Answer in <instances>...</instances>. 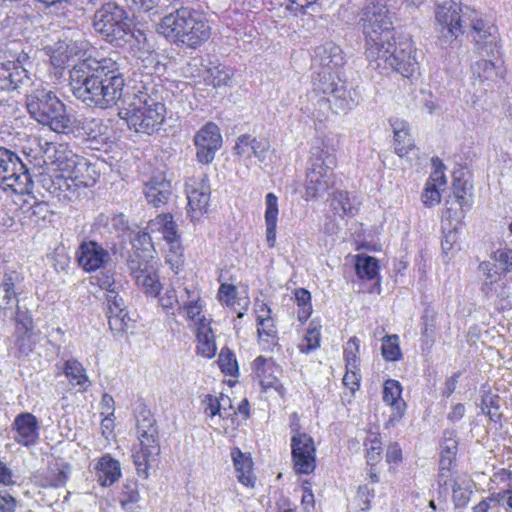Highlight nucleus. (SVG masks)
Instances as JSON below:
<instances>
[{
    "label": "nucleus",
    "mask_w": 512,
    "mask_h": 512,
    "mask_svg": "<svg viewBox=\"0 0 512 512\" xmlns=\"http://www.w3.org/2000/svg\"><path fill=\"white\" fill-rule=\"evenodd\" d=\"M365 54L374 69H392L404 78L419 69L410 41L394 42V27L385 0H371L360 12Z\"/></svg>",
    "instance_id": "nucleus-1"
},
{
    "label": "nucleus",
    "mask_w": 512,
    "mask_h": 512,
    "mask_svg": "<svg viewBox=\"0 0 512 512\" xmlns=\"http://www.w3.org/2000/svg\"><path fill=\"white\" fill-rule=\"evenodd\" d=\"M70 86L87 106L106 109L121 99L125 80L116 60L87 57L70 70Z\"/></svg>",
    "instance_id": "nucleus-2"
},
{
    "label": "nucleus",
    "mask_w": 512,
    "mask_h": 512,
    "mask_svg": "<svg viewBox=\"0 0 512 512\" xmlns=\"http://www.w3.org/2000/svg\"><path fill=\"white\" fill-rule=\"evenodd\" d=\"M342 49L333 42H326L315 49L313 66L321 70L313 79L314 90L325 95L326 101L335 113L353 109L360 102V95L355 90H348L334 70L344 64Z\"/></svg>",
    "instance_id": "nucleus-3"
},
{
    "label": "nucleus",
    "mask_w": 512,
    "mask_h": 512,
    "mask_svg": "<svg viewBox=\"0 0 512 512\" xmlns=\"http://www.w3.org/2000/svg\"><path fill=\"white\" fill-rule=\"evenodd\" d=\"M156 30L177 46L196 49L211 36V27L204 14L196 9L180 7L161 18Z\"/></svg>",
    "instance_id": "nucleus-4"
},
{
    "label": "nucleus",
    "mask_w": 512,
    "mask_h": 512,
    "mask_svg": "<svg viewBox=\"0 0 512 512\" xmlns=\"http://www.w3.org/2000/svg\"><path fill=\"white\" fill-rule=\"evenodd\" d=\"M142 88L138 89L127 106L119 108L118 116L135 132L151 135L160 129L166 108L157 95L150 94L145 86Z\"/></svg>",
    "instance_id": "nucleus-5"
},
{
    "label": "nucleus",
    "mask_w": 512,
    "mask_h": 512,
    "mask_svg": "<svg viewBox=\"0 0 512 512\" xmlns=\"http://www.w3.org/2000/svg\"><path fill=\"white\" fill-rule=\"evenodd\" d=\"M26 107L34 120L56 133L68 135L76 131L77 122L67 114L65 105L51 90L41 88L27 94Z\"/></svg>",
    "instance_id": "nucleus-6"
},
{
    "label": "nucleus",
    "mask_w": 512,
    "mask_h": 512,
    "mask_svg": "<svg viewBox=\"0 0 512 512\" xmlns=\"http://www.w3.org/2000/svg\"><path fill=\"white\" fill-rule=\"evenodd\" d=\"M336 164V155L328 146H314L311 148L305 181L307 198L320 197L333 186V170Z\"/></svg>",
    "instance_id": "nucleus-7"
},
{
    "label": "nucleus",
    "mask_w": 512,
    "mask_h": 512,
    "mask_svg": "<svg viewBox=\"0 0 512 512\" xmlns=\"http://www.w3.org/2000/svg\"><path fill=\"white\" fill-rule=\"evenodd\" d=\"M33 186L27 165L14 151L0 146V188L24 195L32 193Z\"/></svg>",
    "instance_id": "nucleus-8"
},
{
    "label": "nucleus",
    "mask_w": 512,
    "mask_h": 512,
    "mask_svg": "<svg viewBox=\"0 0 512 512\" xmlns=\"http://www.w3.org/2000/svg\"><path fill=\"white\" fill-rule=\"evenodd\" d=\"M98 286L106 291L108 324L117 334L126 332L132 326V320L128 316L126 305L121 296L123 285L116 280L114 274L101 272L95 277Z\"/></svg>",
    "instance_id": "nucleus-9"
},
{
    "label": "nucleus",
    "mask_w": 512,
    "mask_h": 512,
    "mask_svg": "<svg viewBox=\"0 0 512 512\" xmlns=\"http://www.w3.org/2000/svg\"><path fill=\"white\" fill-rule=\"evenodd\" d=\"M463 26L469 27V35L474 43V53L478 56L493 57L498 54L496 27L483 19L478 11L465 5Z\"/></svg>",
    "instance_id": "nucleus-10"
},
{
    "label": "nucleus",
    "mask_w": 512,
    "mask_h": 512,
    "mask_svg": "<svg viewBox=\"0 0 512 512\" xmlns=\"http://www.w3.org/2000/svg\"><path fill=\"white\" fill-rule=\"evenodd\" d=\"M126 11L115 2H107L96 10L93 19L95 31L108 42L120 44L125 41L128 24Z\"/></svg>",
    "instance_id": "nucleus-11"
},
{
    "label": "nucleus",
    "mask_w": 512,
    "mask_h": 512,
    "mask_svg": "<svg viewBox=\"0 0 512 512\" xmlns=\"http://www.w3.org/2000/svg\"><path fill=\"white\" fill-rule=\"evenodd\" d=\"M41 148L44 162L55 166L53 170L79 173L80 170H94L85 158L76 155L66 144L45 142Z\"/></svg>",
    "instance_id": "nucleus-12"
},
{
    "label": "nucleus",
    "mask_w": 512,
    "mask_h": 512,
    "mask_svg": "<svg viewBox=\"0 0 512 512\" xmlns=\"http://www.w3.org/2000/svg\"><path fill=\"white\" fill-rule=\"evenodd\" d=\"M155 262L148 260L145 256L133 253L127 259V266L137 286L150 296H158L162 285L157 273Z\"/></svg>",
    "instance_id": "nucleus-13"
},
{
    "label": "nucleus",
    "mask_w": 512,
    "mask_h": 512,
    "mask_svg": "<svg viewBox=\"0 0 512 512\" xmlns=\"http://www.w3.org/2000/svg\"><path fill=\"white\" fill-rule=\"evenodd\" d=\"M463 10H465V6L454 0L446 1L437 6L435 18L441 27L442 37L454 40L464 33Z\"/></svg>",
    "instance_id": "nucleus-14"
},
{
    "label": "nucleus",
    "mask_w": 512,
    "mask_h": 512,
    "mask_svg": "<svg viewBox=\"0 0 512 512\" xmlns=\"http://www.w3.org/2000/svg\"><path fill=\"white\" fill-rule=\"evenodd\" d=\"M292 459L296 472L310 474L316 468V448L313 439L306 433H295L291 438Z\"/></svg>",
    "instance_id": "nucleus-15"
},
{
    "label": "nucleus",
    "mask_w": 512,
    "mask_h": 512,
    "mask_svg": "<svg viewBox=\"0 0 512 512\" xmlns=\"http://www.w3.org/2000/svg\"><path fill=\"white\" fill-rule=\"evenodd\" d=\"M91 170H80L79 173L57 171L55 197L59 200H72L78 196L80 188L92 185L95 179Z\"/></svg>",
    "instance_id": "nucleus-16"
},
{
    "label": "nucleus",
    "mask_w": 512,
    "mask_h": 512,
    "mask_svg": "<svg viewBox=\"0 0 512 512\" xmlns=\"http://www.w3.org/2000/svg\"><path fill=\"white\" fill-rule=\"evenodd\" d=\"M199 162L208 164L213 161L216 151L222 145V136L218 126L212 122L205 124L194 136Z\"/></svg>",
    "instance_id": "nucleus-17"
},
{
    "label": "nucleus",
    "mask_w": 512,
    "mask_h": 512,
    "mask_svg": "<svg viewBox=\"0 0 512 512\" xmlns=\"http://www.w3.org/2000/svg\"><path fill=\"white\" fill-rule=\"evenodd\" d=\"M77 261L85 271L92 272L107 265L109 252L96 241H83L76 251Z\"/></svg>",
    "instance_id": "nucleus-18"
},
{
    "label": "nucleus",
    "mask_w": 512,
    "mask_h": 512,
    "mask_svg": "<svg viewBox=\"0 0 512 512\" xmlns=\"http://www.w3.org/2000/svg\"><path fill=\"white\" fill-rule=\"evenodd\" d=\"M11 429L14 432L13 439L23 446L35 445L39 440V422L32 413L23 412L18 414L12 423Z\"/></svg>",
    "instance_id": "nucleus-19"
},
{
    "label": "nucleus",
    "mask_w": 512,
    "mask_h": 512,
    "mask_svg": "<svg viewBox=\"0 0 512 512\" xmlns=\"http://www.w3.org/2000/svg\"><path fill=\"white\" fill-rule=\"evenodd\" d=\"M188 214L192 220L199 219L208 208L210 201V185L206 176L199 182L187 186Z\"/></svg>",
    "instance_id": "nucleus-20"
},
{
    "label": "nucleus",
    "mask_w": 512,
    "mask_h": 512,
    "mask_svg": "<svg viewBox=\"0 0 512 512\" xmlns=\"http://www.w3.org/2000/svg\"><path fill=\"white\" fill-rule=\"evenodd\" d=\"M88 43L83 40H60L51 54V62L54 66L61 67L70 62L84 57Z\"/></svg>",
    "instance_id": "nucleus-21"
},
{
    "label": "nucleus",
    "mask_w": 512,
    "mask_h": 512,
    "mask_svg": "<svg viewBox=\"0 0 512 512\" xmlns=\"http://www.w3.org/2000/svg\"><path fill=\"white\" fill-rule=\"evenodd\" d=\"M479 271L483 274L482 291L487 295L495 293L497 297L502 300H509V292L506 291V284L499 282L502 281V276L505 274L499 269L497 263L491 261H483L478 266Z\"/></svg>",
    "instance_id": "nucleus-22"
},
{
    "label": "nucleus",
    "mask_w": 512,
    "mask_h": 512,
    "mask_svg": "<svg viewBox=\"0 0 512 512\" xmlns=\"http://www.w3.org/2000/svg\"><path fill=\"white\" fill-rule=\"evenodd\" d=\"M270 147V142L266 138L243 134L238 137L234 149L236 154L241 157L251 158L254 156L260 163H263L268 159Z\"/></svg>",
    "instance_id": "nucleus-23"
},
{
    "label": "nucleus",
    "mask_w": 512,
    "mask_h": 512,
    "mask_svg": "<svg viewBox=\"0 0 512 512\" xmlns=\"http://www.w3.org/2000/svg\"><path fill=\"white\" fill-rule=\"evenodd\" d=\"M496 55L493 57L479 56V60L471 65L473 85H478L483 91H486V88L497 80L498 71L494 62Z\"/></svg>",
    "instance_id": "nucleus-24"
},
{
    "label": "nucleus",
    "mask_w": 512,
    "mask_h": 512,
    "mask_svg": "<svg viewBox=\"0 0 512 512\" xmlns=\"http://www.w3.org/2000/svg\"><path fill=\"white\" fill-rule=\"evenodd\" d=\"M143 192L149 204L154 207H160L165 205L171 198L172 185L164 176L158 175L145 183Z\"/></svg>",
    "instance_id": "nucleus-25"
},
{
    "label": "nucleus",
    "mask_w": 512,
    "mask_h": 512,
    "mask_svg": "<svg viewBox=\"0 0 512 512\" xmlns=\"http://www.w3.org/2000/svg\"><path fill=\"white\" fill-rule=\"evenodd\" d=\"M136 431L141 447L152 448L153 445H159L156 421L150 411H139L136 417Z\"/></svg>",
    "instance_id": "nucleus-26"
},
{
    "label": "nucleus",
    "mask_w": 512,
    "mask_h": 512,
    "mask_svg": "<svg viewBox=\"0 0 512 512\" xmlns=\"http://www.w3.org/2000/svg\"><path fill=\"white\" fill-rule=\"evenodd\" d=\"M33 81L30 71L19 67L7 65L0 72V89L1 90H18L25 89L32 85Z\"/></svg>",
    "instance_id": "nucleus-27"
},
{
    "label": "nucleus",
    "mask_w": 512,
    "mask_h": 512,
    "mask_svg": "<svg viewBox=\"0 0 512 512\" xmlns=\"http://www.w3.org/2000/svg\"><path fill=\"white\" fill-rule=\"evenodd\" d=\"M402 387L397 380L388 379L383 387V401L393 408L391 421L399 420L405 412L406 403L401 398Z\"/></svg>",
    "instance_id": "nucleus-28"
},
{
    "label": "nucleus",
    "mask_w": 512,
    "mask_h": 512,
    "mask_svg": "<svg viewBox=\"0 0 512 512\" xmlns=\"http://www.w3.org/2000/svg\"><path fill=\"white\" fill-rule=\"evenodd\" d=\"M197 352L206 358H212L216 354V343L210 323L203 317L197 322Z\"/></svg>",
    "instance_id": "nucleus-29"
},
{
    "label": "nucleus",
    "mask_w": 512,
    "mask_h": 512,
    "mask_svg": "<svg viewBox=\"0 0 512 512\" xmlns=\"http://www.w3.org/2000/svg\"><path fill=\"white\" fill-rule=\"evenodd\" d=\"M98 481L104 486H111L121 477V468L118 460L109 454L102 456L97 464Z\"/></svg>",
    "instance_id": "nucleus-30"
},
{
    "label": "nucleus",
    "mask_w": 512,
    "mask_h": 512,
    "mask_svg": "<svg viewBox=\"0 0 512 512\" xmlns=\"http://www.w3.org/2000/svg\"><path fill=\"white\" fill-rule=\"evenodd\" d=\"M231 456L238 481L244 486L253 488L255 477L252 472V460L244 455L238 448L232 450Z\"/></svg>",
    "instance_id": "nucleus-31"
},
{
    "label": "nucleus",
    "mask_w": 512,
    "mask_h": 512,
    "mask_svg": "<svg viewBox=\"0 0 512 512\" xmlns=\"http://www.w3.org/2000/svg\"><path fill=\"white\" fill-rule=\"evenodd\" d=\"M266 211H265V223H266V241L270 248L275 246L276 242V227L278 220V199L275 194L268 193L265 198Z\"/></svg>",
    "instance_id": "nucleus-32"
},
{
    "label": "nucleus",
    "mask_w": 512,
    "mask_h": 512,
    "mask_svg": "<svg viewBox=\"0 0 512 512\" xmlns=\"http://www.w3.org/2000/svg\"><path fill=\"white\" fill-rule=\"evenodd\" d=\"M392 127L395 139V151L400 157H403L414 147L408 124L402 120H395L392 123Z\"/></svg>",
    "instance_id": "nucleus-33"
},
{
    "label": "nucleus",
    "mask_w": 512,
    "mask_h": 512,
    "mask_svg": "<svg viewBox=\"0 0 512 512\" xmlns=\"http://www.w3.org/2000/svg\"><path fill=\"white\" fill-rule=\"evenodd\" d=\"M148 227L151 231L157 230L161 232L163 238L169 243H173L178 237L177 225L173 221V216L170 213L158 215L149 222Z\"/></svg>",
    "instance_id": "nucleus-34"
},
{
    "label": "nucleus",
    "mask_w": 512,
    "mask_h": 512,
    "mask_svg": "<svg viewBox=\"0 0 512 512\" xmlns=\"http://www.w3.org/2000/svg\"><path fill=\"white\" fill-rule=\"evenodd\" d=\"M160 445H153L152 448L141 447L140 451L133 455L134 464L139 476L147 479L149 477L150 462L158 456Z\"/></svg>",
    "instance_id": "nucleus-35"
},
{
    "label": "nucleus",
    "mask_w": 512,
    "mask_h": 512,
    "mask_svg": "<svg viewBox=\"0 0 512 512\" xmlns=\"http://www.w3.org/2000/svg\"><path fill=\"white\" fill-rule=\"evenodd\" d=\"M271 309L267 304L262 303L259 305L257 309V332L258 336L261 338L262 336H267L272 338L274 341L276 339L277 330L275 328L274 320L270 316Z\"/></svg>",
    "instance_id": "nucleus-36"
},
{
    "label": "nucleus",
    "mask_w": 512,
    "mask_h": 512,
    "mask_svg": "<svg viewBox=\"0 0 512 512\" xmlns=\"http://www.w3.org/2000/svg\"><path fill=\"white\" fill-rule=\"evenodd\" d=\"M253 365L263 388L267 389L276 385L277 377L273 376L272 373L277 367L271 361L259 356L254 360Z\"/></svg>",
    "instance_id": "nucleus-37"
},
{
    "label": "nucleus",
    "mask_w": 512,
    "mask_h": 512,
    "mask_svg": "<svg viewBox=\"0 0 512 512\" xmlns=\"http://www.w3.org/2000/svg\"><path fill=\"white\" fill-rule=\"evenodd\" d=\"M17 302L15 277L13 274H4L0 283V309H10Z\"/></svg>",
    "instance_id": "nucleus-38"
},
{
    "label": "nucleus",
    "mask_w": 512,
    "mask_h": 512,
    "mask_svg": "<svg viewBox=\"0 0 512 512\" xmlns=\"http://www.w3.org/2000/svg\"><path fill=\"white\" fill-rule=\"evenodd\" d=\"M132 12H152L160 15L168 9L167 0H122Z\"/></svg>",
    "instance_id": "nucleus-39"
},
{
    "label": "nucleus",
    "mask_w": 512,
    "mask_h": 512,
    "mask_svg": "<svg viewBox=\"0 0 512 512\" xmlns=\"http://www.w3.org/2000/svg\"><path fill=\"white\" fill-rule=\"evenodd\" d=\"M64 373L71 384L80 386L83 390L90 385L84 367L75 359H70L65 362Z\"/></svg>",
    "instance_id": "nucleus-40"
},
{
    "label": "nucleus",
    "mask_w": 512,
    "mask_h": 512,
    "mask_svg": "<svg viewBox=\"0 0 512 512\" xmlns=\"http://www.w3.org/2000/svg\"><path fill=\"white\" fill-rule=\"evenodd\" d=\"M225 403L229 404V409L232 408L231 400L228 396L221 395L220 398H217L208 394L204 399L205 413L210 417H214L216 415H219L222 418L229 417L231 413L228 412L227 408L224 406Z\"/></svg>",
    "instance_id": "nucleus-41"
},
{
    "label": "nucleus",
    "mask_w": 512,
    "mask_h": 512,
    "mask_svg": "<svg viewBox=\"0 0 512 512\" xmlns=\"http://www.w3.org/2000/svg\"><path fill=\"white\" fill-rule=\"evenodd\" d=\"M440 448V461H443L444 465L453 462L458 449V441L454 431L444 432Z\"/></svg>",
    "instance_id": "nucleus-42"
},
{
    "label": "nucleus",
    "mask_w": 512,
    "mask_h": 512,
    "mask_svg": "<svg viewBox=\"0 0 512 512\" xmlns=\"http://www.w3.org/2000/svg\"><path fill=\"white\" fill-rule=\"evenodd\" d=\"M356 272L361 279L372 280L378 275V261L372 256H358L356 261Z\"/></svg>",
    "instance_id": "nucleus-43"
},
{
    "label": "nucleus",
    "mask_w": 512,
    "mask_h": 512,
    "mask_svg": "<svg viewBox=\"0 0 512 512\" xmlns=\"http://www.w3.org/2000/svg\"><path fill=\"white\" fill-rule=\"evenodd\" d=\"M471 186H468L466 181H462L457 176L453 178V193L456 199V202L459 204L460 208L470 207L471 206Z\"/></svg>",
    "instance_id": "nucleus-44"
},
{
    "label": "nucleus",
    "mask_w": 512,
    "mask_h": 512,
    "mask_svg": "<svg viewBox=\"0 0 512 512\" xmlns=\"http://www.w3.org/2000/svg\"><path fill=\"white\" fill-rule=\"evenodd\" d=\"M500 397L498 395H485L482 399L481 410L491 421L498 422L502 417L500 411Z\"/></svg>",
    "instance_id": "nucleus-45"
},
{
    "label": "nucleus",
    "mask_w": 512,
    "mask_h": 512,
    "mask_svg": "<svg viewBox=\"0 0 512 512\" xmlns=\"http://www.w3.org/2000/svg\"><path fill=\"white\" fill-rule=\"evenodd\" d=\"M382 356L387 361H397L401 358L398 335H387L383 338Z\"/></svg>",
    "instance_id": "nucleus-46"
},
{
    "label": "nucleus",
    "mask_w": 512,
    "mask_h": 512,
    "mask_svg": "<svg viewBox=\"0 0 512 512\" xmlns=\"http://www.w3.org/2000/svg\"><path fill=\"white\" fill-rule=\"evenodd\" d=\"M72 119L77 122L78 126L75 132L71 134L75 136H87L88 138H96L97 132L100 130V121L94 118L78 120L74 117Z\"/></svg>",
    "instance_id": "nucleus-47"
},
{
    "label": "nucleus",
    "mask_w": 512,
    "mask_h": 512,
    "mask_svg": "<svg viewBox=\"0 0 512 512\" xmlns=\"http://www.w3.org/2000/svg\"><path fill=\"white\" fill-rule=\"evenodd\" d=\"M334 210H341L344 215H354L357 211L355 201H351L348 192L338 191L332 202Z\"/></svg>",
    "instance_id": "nucleus-48"
},
{
    "label": "nucleus",
    "mask_w": 512,
    "mask_h": 512,
    "mask_svg": "<svg viewBox=\"0 0 512 512\" xmlns=\"http://www.w3.org/2000/svg\"><path fill=\"white\" fill-rule=\"evenodd\" d=\"M218 364L223 373L235 376L238 372V365L235 355L227 348H223L218 357Z\"/></svg>",
    "instance_id": "nucleus-49"
},
{
    "label": "nucleus",
    "mask_w": 512,
    "mask_h": 512,
    "mask_svg": "<svg viewBox=\"0 0 512 512\" xmlns=\"http://www.w3.org/2000/svg\"><path fill=\"white\" fill-rule=\"evenodd\" d=\"M359 340L352 337L346 344L344 349V358L346 361V369H358L359 367Z\"/></svg>",
    "instance_id": "nucleus-50"
},
{
    "label": "nucleus",
    "mask_w": 512,
    "mask_h": 512,
    "mask_svg": "<svg viewBox=\"0 0 512 512\" xmlns=\"http://www.w3.org/2000/svg\"><path fill=\"white\" fill-rule=\"evenodd\" d=\"M453 462H449V464L444 465L443 461H439V473L437 478V483L440 489H443L444 492H447L449 488L457 486L456 479L452 476L451 466Z\"/></svg>",
    "instance_id": "nucleus-51"
},
{
    "label": "nucleus",
    "mask_w": 512,
    "mask_h": 512,
    "mask_svg": "<svg viewBox=\"0 0 512 512\" xmlns=\"http://www.w3.org/2000/svg\"><path fill=\"white\" fill-rule=\"evenodd\" d=\"M304 341L306 342V346L301 345V351L310 352L311 350L316 349L320 345V325L311 322L306 335L304 337Z\"/></svg>",
    "instance_id": "nucleus-52"
},
{
    "label": "nucleus",
    "mask_w": 512,
    "mask_h": 512,
    "mask_svg": "<svg viewBox=\"0 0 512 512\" xmlns=\"http://www.w3.org/2000/svg\"><path fill=\"white\" fill-rule=\"evenodd\" d=\"M159 303L167 314L174 315L175 307L181 310L180 301L174 288H168L164 295L159 298Z\"/></svg>",
    "instance_id": "nucleus-53"
},
{
    "label": "nucleus",
    "mask_w": 512,
    "mask_h": 512,
    "mask_svg": "<svg viewBox=\"0 0 512 512\" xmlns=\"http://www.w3.org/2000/svg\"><path fill=\"white\" fill-rule=\"evenodd\" d=\"M17 333V339H16V347L20 354L22 355H29L35 345V341L33 340V332L32 330H28L25 332H16Z\"/></svg>",
    "instance_id": "nucleus-54"
},
{
    "label": "nucleus",
    "mask_w": 512,
    "mask_h": 512,
    "mask_svg": "<svg viewBox=\"0 0 512 512\" xmlns=\"http://www.w3.org/2000/svg\"><path fill=\"white\" fill-rule=\"evenodd\" d=\"M487 500L491 504V507L495 506H506V509L512 511V488L492 493Z\"/></svg>",
    "instance_id": "nucleus-55"
},
{
    "label": "nucleus",
    "mask_w": 512,
    "mask_h": 512,
    "mask_svg": "<svg viewBox=\"0 0 512 512\" xmlns=\"http://www.w3.org/2000/svg\"><path fill=\"white\" fill-rule=\"evenodd\" d=\"M131 244L134 253H138V251H142L143 253L149 252L152 248L151 237L148 232L145 231H137L134 237L131 239Z\"/></svg>",
    "instance_id": "nucleus-56"
},
{
    "label": "nucleus",
    "mask_w": 512,
    "mask_h": 512,
    "mask_svg": "<svg viewBox=\"0 0 512 512\" xmlns=\"http://www.w3.org/2000/svg\"><path fill=\"white\" fill-rule=\"evenodd\" d=\"M443 187H438L436 185H430L426 183L425 190L422 194V201L425 206L431 207L434 206L441 201V191L444 190Z\"/></svg>",
    "instance_id": "nucleus-57"
},
{
    "label": "nucleus",
    "mask_w": 512,
    "mask_h": 512,
    "mask_svg": "<svg viewBox=\"0 0 512 512\" xmlns=\"http://www.w3.org/2000/svg\"><path fill=\"white\" fill-rule=\"evenodd\" d=\"M71 467L69 464H56L52 470L53 476L50 480V485L53 487L64 486L68 480Z\"/></svg>",
    "instance_id": "nucleus-58"
},
{
    "label": "nucleus",
    "mask_w": 512,
    "mask_h": 512,
    "mask_svg": "<svg viewBox=\"0 0 512 512\" xmlns=\"http://www.w3.org/2000/svg\"><path fill=\"white\" fill-rule=\"evenodd\" d=\"M433 166L434 171L431 173L429 179L426 183H429L430 185H436L438 187H446V177L444 174V165L442 162L437 158L433 159Z\"/></svg>",
    "instance_id": "nucleus-59"
},
{
    "label": "nucleus",
    "mask_w": 512,
    "mask_h": 512,
    "mask_svg": "<svg viewBox=\"0 0 512 512\" xmlns=\"http://www.w3.org/2000/svg\"><path fill=\"white\" fill-rule=\"evenodd\" d=\"M56 178L57 171L53 170L52 173H41L38 179V183L43 189L55 196L56 193Z\"/></svg>",
    "instance_id": "nucleus-60"
},
{
    "label": "nucleus",
    "mask_w": 512,
    "mask_h": 512,
    "mask_svg": "<svg viewBox=\"0 0 512 512\" xmlns=\"http://www.w3.org/2000/svg\"><path fill=\"white\" fill-rule=\"evenodd\" d=\"M92 232L98 233L100 235H104L106 233H112L110 228V218L101 213L99 214L92 224Z\"/></svg>",
    "instance_id": "nucleus-61"
},
{
    "label": "nucleus",
    "mask_w": 512,
    "mask_h": 512,
    "mask_svg": "<svg viewBox=\"0 0 512 512\" xmlns=\"http://www.w3.org/2000/svg\"><path fill=\"white\" fill-rule=\"evenodd\" d=\"M16 332H27L33 330L32 318L26 312L21 311L19 308L15 315Z\"/></svg>",
    "instance_id": "nucleus-62"
},
{
    "label": "nucleus",
    "mask_w": 512,
    "mask_h": 512,
    "mask_svg": "<svg viewBox=\"0 0 512 512\" xmlns=\"http://www.w3.org/2000/svg\"><path fill=\"white\" fill-rule=\"evenodd\" d=\"M453 491V501L456 507H465L469 501L471 496V491L462 489L461 486L457 483V486L451 488Z\"/></svg>",
    "instance_id": "nucleus-63"
},
{
    "label": "nucleus",
    "mask_w": 512,
    "mask_h": 512,
    "mask_svg": "<svg viewBox=\"0 0 512 512\" xmlns=\"http://www.w3.org/2000/svg\"><path fill=\"white\" fill-rule=\"evenodd\" d=\"M236 297V287L231 284H221L218 291V298L226 305H232Z\"/></svg>",
    "instance_id": "nucleus-64"
}]
</instances>
